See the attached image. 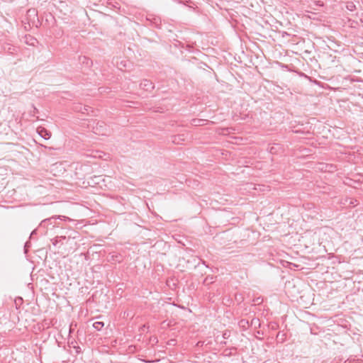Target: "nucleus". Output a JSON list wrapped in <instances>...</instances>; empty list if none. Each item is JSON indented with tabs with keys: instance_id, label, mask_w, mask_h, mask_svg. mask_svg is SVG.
<instances>
[{
	"instance_id": "obj_12",
	"label": "nucleus",
	"mask_w": 363,
	"mask_h": 363,
	"mask_svg": "<svg viewBox=\"0 0 363 363\" xmlns=\"http://www.w3.org/2000/svg\"><path fill=\"white\" fill-rule=\"evenodd\" d=\"M250 325H254L255 328L256 327H258L259 328L261 324H260V321L258 318H254L251 320L250 323Z\"/></svg>"
},
{
	"instance_id": "obj_7",
	"label": "nucleus",
	"mask_w": 363,
	"mask_h": 363,
	"mask_svg": "<svg viewBox=\"0 0 363 363\" xmlns=\"http://www.w3.org/2000/svg\"><path fill=\"white\" fill-rule=\"evenodd\" d=\"M39 134L45 140H48L51 137V133L48 130H47L45 128H43L40 132H39Z\"/></svg>"
},
{
	"instance_id": "obj_2",
	"label": "nucleus",
	"mask_w": 363,
	"mask_h": 363,
	"mask_svg": "<svg viewBox=\"0 0 363 363\" xmlns=\"http://www.w3.org/2000/svg\"><path fill=\"white\" fill-rule=\"evenodd\" d=\"M26 20L28 25L38 28L41 26V22L38 16V11L35 9H30L26 13Z\"/></svg>"
},
{
	"instance_id": "obj_25",
	"label": "nucleus",
	"mask_w": 363,
	"mask_h": 363,
	"mask_svg": "<svg viewBox=\"0 0 363 363\" xmlns=\"http://www.w3.org/2000/svg\"><path fill=\"white\" fill-rule=\"evenodd\" d=\"M53 245H57V241L53 242Z\"/></svg>"
},
{
	"instance_id": "obj_10",
	"label": "nucleus",
	"mask_w": 363,
	"mask_h": 363,
	"mask_svg": "<svg viewBox=\"0 0 363 363\" xmlns=\"http://www.w3.org/2000/svg\"><path fill=\"white\" fill-rule=\"evenodd\" d=\"M104 326V323L102 321H96L93 323V327L96 330L100 331Z\"/></svg>"
},
{
	"instance_id": "obj_20",
	"label": "nucleus",
	"mask_w": 363,
	"mask_h": 363,
	"mask_svg": "<svg viewBox=\"0 0 363 363\" xmlns=\"http://www.w3.org/2000/svg\"><path fill=\"white\" fill-rule=\"evenodd\" d=\"M256 304H260L262 302V299L260 297L257 298L254 300Z\"/></svg>"
},
{
	"instance_id": "obj_14",
	"label": "nucleus",
	"mask_w": 363,
	"mask_h": 363,
	"mask_svg": "<svg viewBox=\"0 0 363 363\" xmlns=\"http://www.w3.org/2000/svg\"><path fill=\"white\" fill-rule=\"evenodd\" d=\"M79 60L84 64L86 63L87 65H89L90 61V60L85 56L79 57Z\"/></svg>"
},
{
	"instance_id": "obj_21",
	"label": "nucleus",
	"mask_w": 363,
	"mask_h": 363,
	"mask_svg": "<svg viewBox=\"0 0 363 363\" xmlns=\"http://www.w3.org/2000/svg\"><path fill=\"white\" fill-rule=\"evenodd\" d=\"M177 138L180 139V136H174V140H173V143H179L177 141Z\"/></svg>"
},
{
	"instance_id": "obj_26",
	"label": "nucleus",
	"mask_w": 363,
	"mask_h": 363,
	"mask_svg": "<svg viewBox=\"0 0 363 363\" xmlns=\"http://www.w3.org/2000/svg\"><path fill=\"white\" fill-rule=\"evenodd\" d=\"M97 130H98V128H96V132H95L96 133H98Z\"/></svg>"
},
{
	"instance_id": "obj_11",
	"label": "nucleus",
	"mask_w": 363,
	"mask_h": 363,
	"mask_svg": "<svg viewBox=\"0 0 363 363\" xmlns=\"http://www.w3.org/2000/svg\"><path fill=\"white\" fill-rule=\"evenodd\" d=\"M23 300L21 297L18 296L15 298L14 299V304L16 309H18L20 306L23 304Z\"/></svg>"
},
{
	"instance_id": "obj_4",
	"label": "nucleus",
	"mask_w": 363,
	"mask_h": 363,
	"mask_svg": "<svg viewBox=\"0 0 363 363\" xmlns=\"http://www.w3.org/2000/svg\"><path fill=\"white\" fill-rule=\"evenodd\" d=\"M140 87L145 91H151L154 89L155 85L150 80L143 79L140 84Z\"/></svg>"
},
{
	"instance_id": "obj_15",
	"label": "nucleus",
	"mask_w": 363,
	"mask_h": 363,
	"mask_svg": "<svg viewBox=\"0 0 363 363\" xmlns=\"http://www.w3.org/2000/svg\"><path fill=\"white\" fill-rule=\"evenodd\" d=\"M30 247V242L27 241L24 245V252L26 254L28 252V248Z\"/></svg>"
},
{
	"instance_id": "obj_3",
	"label": "nucleus",
	"mask_w": 363,
	"mask_h": 363,
	"mask_svg": "<svg viewBox=\"0 0 363 363\" xmlns=\"http://www.w3.org/2000/svg\"><path fill=\"white\" fill-rule=\"evenodd\" d=\"M16 51V48L11 45L10 43H1V40H0V52H5L10 55H13Z\"/></svg>"
},
{
	"instance_id": "obj_1",
	"label": "nucleus",
	"mask_w": 363,
	"mask_h": 363,
	"mask_svg": "<svg viewBox=\"0 0 363 363\" xmlns=\"http://www.w3.org/2000/svg\"><path fill=\"white\" fill-rule=\"evenodd\" d=\"M56 219H60V220H66L67 219H69V218L65 216H52L50 218H45L44 220H43L39 226L38 227V228L33 230L32 231V233H30V239L32 238V237L33 236V235L36 234L37 231H41L42 230H43V231L41 232L42 234H45L46 233V228L48 227V225H52V220H56Z\"/></svg>"
},
{
	"instance_id": "obj_17",
	"label": "nucleus",
	"mask_w": 363,
	"mask_h": 363,
	"mask_svg": "<svg viewBox=\"0 0 363 363\" xmlns=\"http://www.w3.org/2000/svg\"><path fill=\"white\" fill-rule=\"evenodd\" d=\"M229 337H230V332H229V331H225V332L223 333V337L224 339H228Z\"/></svg>"
},
{
	"instance_id": "obj_23",
	"label": "nucleus",
	"mask_w": 363,
	"mask_h": 363,
	"mask_svg": "<svg viewBox=\"0 0 363 363\" xmlns=\"http://www.w3.org/2000/svg\"><path fill=\"white\" fill-rule=\"evenodd\" d=\"M196 121L199 122V121H200V120H198V119H195V120H194V123H196Z\"/></svg>"
},
{
	"instance_id": "obj_8",
	"label": "nucleus",
	"mask_w": 363,
	"mask_h": 363,
	"mask_svg": "<svg viewBox=\"0 0 363 363\" xmlns=\"http://www.w3.org/2000/svg\"><path fill=\"white\" fill-rule=\"evenodd\" d=\"M276 339L277 342L283 343L286 340V334L282 331H279L277 335Z\"/></svg>"
},
{
	"instance_id": "obj_6",
	"label": "nucleus",
	"mask_w": 363,
	"mask_h": 363,
	"mask_svg": "<svg viewBox=\"0 0 363 363\" xmlns=\"http://www.w3.org/2000/svg\"><path fill=\"white\" fill-rule=\"evenodd\" d=\"M238 325L243 331H245L249 328L250 322L248 320L242 318L238 322Z\"/></svg>"
},
{
	"instance_id": "obj_13",
	"label": "nucleus",
	"mask_w": 363,
	"mask_h": 363,
	"mask_svg": "<svg viewBox=\"0 0 363 363\" xmlns=\"http://www.w3.org/2000/svg\"><path fill=\"white\" fill-rule=\"evenodd\" d=\"M346 9L350 11H353L356 9V6L353 2L349 1L346 4Z\"/></svg>"
},
{
	"instance_id": "obj_9",
	"label": "nucleus",
	"mask_w": 363,
	"mask_h": 363,
	"mask_svg": "<svg viewBox=\"0 0 363 363\" xmlns=\"http://www.w3.org/2000/svg\"><path fill=\"white\" fill-rule=\"evenodd\" d=\"M216 280V277L213 276H207L203 280V284L209 285L213 284Z\"/></svg>"
},
{
	"instance_id": "obj_27",
	"label": "nucleus",
	"mask_w": 363,
	"mask_h": 363,
	"mask_svg": "<svg viewBox=\"0 0 363 363\" xmlns=\"http://www.w3.org/2000/svg\"><path fill=\"white\" fill-rule=\"evenodd\" d=\"M204 66L208 67V65L205 63L203 64Z\"/></svg>"
},
{
	"instance_id": "obj_5",
	"label": "nucleus",
	"mask_w": 363,
	"mask_h": 363,
	"mask_svg": "<svg viewBox=\"0 0 363 363\" xmlns=\"http://www.w3.org/2000/svg\"><path fill=\"white\" fill-rule=\"evenodd\" d=\"M75 110L82 112L83 114L89 115L90 111H93L92 108L89 106L79 105L75 107Z\"/></svg>"
},
{
	"instance_id": "obj_18",
	"label": "nucleus",
	"mask_w": 363,
	"mask_h": 363,
	"mask_svg": "<svg viewBox=\"0 0 363 363\" xmlns=\"http://www.w3.org/2000/svg\"><path fill=\"white\" fill-rule=\"evenodd\" d=\"M263 334H264V333H263L262 331H261V330H257V331L256 332L255 337H256L257 339L262 340V338H259V337H258V335H263Z\"/></svg>"
},
{
	"instance_id": "obj_19",
	"label": "nucleus",
	"mask_w": 363,
	"mask_h": 363,
	"mask_svg": "<svg viewBox=\"0 0 363 363\" xmlns=\"http://www.w3.org/2000/svg\"><path fill=\"white\" fill-rule=\"evenodd\" d=\"M315 4L318 6H323L324 4L322 1H315Z\"/></svg>"
},
{
	"instance_id": "obj_22",
	"label": "nucleus",
	"mask_w": 363,
	"mask_h": 363,
	"mask_svg": "<svg viewBox=\"0 0 363 363\" xmlns=\"http://www.w3.org/2000/svg\"><path fill=\"white\" fill-rule=\"evenodd\" d=\"M356 202H357V200H354V201H350V204H352V205H354V206Z\"/></svg>"
},
{
	"instance_id": "obj_24",
	"label": "nucleus",
	"mask_w": 363,
	"mask_h": 363,
	"mask_svg": "<svg viewBox=\"0 0 363 363\" xmlns=\"http://www.w3.org/2000/svg\"><path fill=\"white\" fill-rule=\"evenodd\" d=\"M34 112H38V109L36 108H34Z\"/></svg>"
},
{
	"instance_id": "obj_16",
	"label": "nucleus",
	"mask_w": 363,
	"mask_h": 363,
	"mask_svg": "<svg viewBox=\"0 0 363 363\" xmlns=\"http://www.w3.org/2000/svg\"><path fill=\"white\" fill-rule=\"evenodd\" d=\"M118 68L120 69H122L123 67H126V64H125V62L121 61L119 65L118 64Z\"/></svg>"
}]
</instances>
